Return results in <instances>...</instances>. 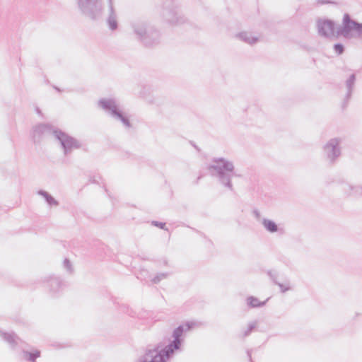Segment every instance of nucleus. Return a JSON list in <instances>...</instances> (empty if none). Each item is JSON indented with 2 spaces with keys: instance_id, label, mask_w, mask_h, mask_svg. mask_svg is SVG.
<instances>
[{
  "instance_id": "obj_1",
  "label": "nucleus",
  "mask_w": 362,
  "mask_h": 362,
  "mask_svg": "<svg viewBox=\"0 0 362 362\" xmlns=\"http://www.w3.org/2000/svg\"><path fill=\"white\" fill-rule=\"evenodd\" d=\"M195 325L194 322L187 321L177 327L173 332L171 340L169 344L162 348L158 344L152 349H147L144 354L139 358L136 362H167L176 351H181L184 343V334L191 330Z\"/></svg>"
},
{
  "instance_id": "obj_2",
  "label": "nucleus",
  "mask_w": 362,
  "mask_h": 362,
  "mask_svg": "<svg viewBox=\"0 0 362 362\" xmlns=\"http://www.w3.org/2000/svg\"><path fill=\"white\" fill-rule=\"evenodd\" d=\"M130 27L134 37L142 46L151 48L160 43V31L145 18H137L132 20Z\"/></svg>"
},
{
  "instance_id": "obj_3",
  "label": "nucleus",
  "mask_w": 362,
  "mask_h": 362,
  "mask_svg": "<svg viewBox=\"0 0 362 362\" xmlns=\"http://www.w3.org/2000/svg\"><path fill=\"white\" fill-rule=\"evenodd\" d=\"M207 170L211 176L217 177L221 185L231 192L234 190L232 177H241V175L237 174L235 171L233 163L223 157L213 158Z\"/></svg>"
},
{
  "instance_id": "obj_4",
  "label": "nucleus",
  "mask_w": 362,
  "mask_h": 362,
  "mask_svg": "<svg viewBox=\"0 0 362 362\" xmlns=\"http://www.w3.org/2000/svg\"><path fill=\"white\" fill-rule=\"evenodd\" d=\"M80 13L92 21L102 18L103 13V0H76Z\"/></svg>"
},
{
  "instance_id": "obj_5",
  "label": "nucleus",
  "mask_w": 362,
  "mask_h": 362,
  "mask_svg": "<svg viewBox=\"0 0 362 362\" xmlns=\"http://www.w3.org/2000/svg\"><path fill=\"white\" fill-rule=\"evenodd\" d=\"M353 32L356 33L357 37H362V23L352 19L351 16L346 13L343 16L341 25L337 28V36L351 39L354 37Z\"/></svg>"
},
{
  "instance_id": "obj_6",
  "label": "nucleus",
  "mask_w": 362,
  "mask_h": 362,
  "mask_svg": "<svg viewBox=\"0 0 362 362\" xmlns=\"http://www.w3.org/2000/svg\"><path fill=\"white\" fill-rule=\"evenodd\" d=\"M98 106L112 117L120 121L125 127L130 128L132 127L128 117L119 109L115 99L101 98L98 100Z\"/></svg>"
},
{
  "instance_id": "obj_7",
  "label": "nucleus",
  "mask_w": 362,
  "mask_h": 362,
  "mask_svg": "<svg viewBox=\"0 0 362 362\" xmlns=\"http://www.w3.org/2000/svg\"><path fill=\"white\" fill-rule=\"evenodd\" d=\"M163 16L164 19L172 25H180L186 22V18L179 10L175 0H165L163 3Z\"/></svg>"
},
{
  "instance_id": "obj_8",
  "label": "nucleus",
  "mask_w": 362,
  "mask_h": 362,
  "mask_svg": "<svg viewBox=\"0 0 362 362\" xmlns=\"http://www.w3.org/2000/svg\"><path fill=\"white\" fill-rule=\"evenodd\" d=\"M55 139L60 144L64 156L70 154L74 149L81 148V144L80 141L65 132L59 129V131L55 132Z\"/></svg>"
},
{
  "instance_id": "obj_9",
  "label": "nucleus",
  "mask_w": 362,
  "mask_h": 362,
  "mask_svg": "<svg viewBox=\"0 0 362 362\" xmlns=\"http://www.w3.org/2000/svg\"><path fill=\"white\" fill-rule=\"evenodd\" d=\"M342 139L335 137L329 139L323 146L324 155L329 164L334 165L337 161L341 154L340 144Z\"/></svg>"
},
{
  "instance_id": "obj_10",
  "label": "nucleus",
  "mask_w": 362,
  "mask_h": 362,
  "mask_svg": "<svg viewBox=\"0 0 362 362\" xmlns=\"http://www.w3.org/2000/svg\"><path fill=\"white\" fill-rule=\"evenodd\" d=\"M59 128L54 127L49 124H39L36 125L33 130V139L35 144L40 143L41 140L47 136L52 135L55 138V132L59 131Z\"/></svg>"
},
{
  "instance_id": "obj_11",
  "label": "nucleus",
  "mask_w": 362,
  "mask_h": 362,
  "mask_svg": "<svg viewBox=\"0 0 362 362\" xmlns=\"http://www.w3.org/2000/svg\"><path fill=\"white\" fill-rule=\"evenodd\" d=\"M317 28L320 36L329 38L334 35L335 23L330 19H319L317 21Z\"/></svg>"
},
{
  "instance_id": "obj_12",
  "label": "nucleus",
  "mask_w": 362,
  "mask_h": 362,
  "mask_svg": "<svg viewBox=\"0 0 362 362\" xmlns=\"http://www.w3.org/2000/svg\"><path fill=\"white\" fill-rule=\"evenodd\" d=\"M0 337L9 344L12 349H21L23 345H26L25 342L13 332H7L0 330Z\"/></svg>"
},
{
  "instance_id": "obj_13",
  "label": "nucleus",
  "mask_w": 362,
  "mask_h": 362,
  "mask_svg": "<svg viewBox=\"0 0 362 362\" xmlns=\"http://www.w3.org/2000/svg\"><path fill=\"white\" fill-rule=\"evenodd\" d=\"M356 80V74H351L349 76V77L345 81V86H346V93L345 97L344 98V101H343V103H342V108H345L347 106L348 103H349V100L351 98Z\"/></svg>"
},
{
  "instance_id": "obj_14",
  "label": "nucleus",
  "mask_w": 362,
  "mask_h": 362,
  "mask_svg": "<svg viewBox=\"0 0 362 362\" xmlns=\"http://www.w3.org/2000/svg\"><path fill=\"white\" fill-rule=\"evenodd\" d=\"M47 286L49 288V293L55 296L62 291L63 281L60 277L50 276L47 281Z\"/></svg>"
},
{
  "instance_id": "obj_15",
  "label": "nucleus",
  "mask_w": 362,
  "mask_h": 362,
  "mask_svg": "<svg viewBox=\"0 0 362 362\" xmlns=\"http://www.w3.org/2000/svg\"><path fill=\"white\" fill-rule=\"evenodd\" d=\"M342 190L349 197H362V186H353L347 182H342Z\"/></svg>"
},
{
  "instance_id": "obj_16",
  "label": "nucleus",
  "mask_w": 362,
  "mask_h": 362,
  "mask_svg": "<svg viewBox=\"0 0 362 362\" xmlns=\"http://www.w3.org/2000/svg\"><path fill=\"white\" fill-rule=\"evenodd\" d=\"M108 15L107 24L110 30L114 31L118 28L117 16L113 5L108 6Z\"/></svg>"
},
{
  "instance_id": "obj_17",
  "label": "nucleus",
  "mask_w": 362,
  "mask_h": 362,
  "mask_svg": "<svg viewBox=\"0 0 362 362\" xmlns=\"http://www.w3.org/2000/svg\"><path fill=\"white\" fill-rule=\"evenodd\" d=\"M26 345H23L22 349L23 358L29 362H35L36 359L40 356V350L35 349L32 351L25 350Z\"/></svg>"
},
{
  "instance_id": "obj_18",
  "label": "nucleus",
  "mask_w": 362,
  "mask_h": 362,
  "mask_svg": "<svg viewBox=\"0 0 362 362\" xmlns=\"http://www.w3.org/2000/svg\"><path fill=\"white\" fill-rule=\"evenodd\" d=\"M262 224L264 229L271 233H277L280 230L278 225L272 220L264 218L262 221Z\"/></svg>"
},
{
  "instance_id": "obj_19",
  "label": "nucleus",
  "mask_w": 362,
  "mask_h": 362,
  "mask_svg": "<svg viewBox=\"0 0 362 362\" xmlns=\"http://www.w3.org/2000/svg\"><path fill=\"white\" fill-rule=\"evenodd\" d=\"M236 37L241 41L249 45H254L258 42V37L252 36L251 33L247 32H241L237 34Z\"/></svg>"
},
{
  "instance_id": "obj_20",
  "label": "nucleus",
  "mask_w": 362,
  "mask_h": 362,
  "mask_svg": "<svg viewBox=\"0 0 362 362\" xmlns=\"http://www.w3.org/2000/svg\"><path fill=\"white\" fill-rule=\"evenodd\" d=\"M268 300L269 298L264 301H260L257 297L250 296L246 298V303L247 305L250 308H262L265 305Z\"/></svg>"
},
{
  "instance_id": "obj_21",
  "label": "nucleus",
  "mask_w": 362,
  "mask_h": 362,
  "mask_svg": "<svg viewBox=\"0 0 362 362\" xmlns=\"http://www.w3.org/2000/svg\"><path fill=\"white\" fill-rule=\"evenodd\" d=\"M37 194L40 196H42L44 199L46 203L50 206H59V203L58 201H57L49 192H47L45 190L40 189L37 191Z\"/></svg>"
},
{
  "instance_id": "obj_22",
  "label": "nucleus",
  "mask_w": 362,
  "mask_h": 362,
  "mask_svg": "<svg viewBox=\"0 0 362 362\" xmlns=\"http://www.w3.org/2000/svg\"><path fill=\"white\" fill-rule=\"evenodd\" d=\"M257 326V321L255 320L252 322H250L247 329L243 332V337H247L250 335V334L256 329Z\"/></svg>"
},
{
  "instance_id": "obj_23",
  "label": "nucleus",
  "mask_w": 362,
  "mask_h": 362,
  "mask_svg": "<svg viewBox=\"0 0 362 362\" xmlns=\"http://www.w3.org/2000/svg\"><path fill=\"white\" fill-rule=\"evenodd\" d=\"M168 276L169 273L167 272L158 273L152 279L151 281L154 284H158L163 279L168 278Z\"/></svg>"
},
{
  "instance_id": "obj_24",
  "label": "nucleus",
  "mask_w": 362,
  "mask_h": 362,
  "mask_svg": "<svg viewBox=\"0 0 362 362\" xmlns=\"http://www.w3.org/2000/svg\"><path fill=\"white\" fill-rule=\"evenodd\" d=\"M276 285L279 287L281 293H286L292 289L289 280H286L284 283L279 282Z\"/></svg>"
},
{
  "instance_id": "obj_25",
  "label": "nucleus",
  "mask_w": 362,
  "mask_h": 362,
  "mask_svg": "<svg viewBox=\"0 0 362 362\" xmlns=\"http://www.w3.org/2000/svg\"><path fill=\"white\" fill-rule=\"evenodd\" d=\"M267 275L269 276L270 279L273 281L274 284H277L279 281H277L279 277V272L274 269H270L267 272Z\"/></svg>"
},
{
  "instance_id": "obj_26",
  "label": "nucleus",
  "mask_w": 362,
  "mask_h": 362,
  "mask_svg": "<svg viewBox=\"0 0 362 362\" xmlns=\"http://www.w3.org/2000/svg\"><path fill=\"white\" fill-rule=\"evenodd\" d=\"M64 268L69 273L72 274L74 272L73 266L71 261L68 258H65L63 262Z\"/></svg>"
},
{
  "instance_id": "obj_27",
  "label": "nucleus",
  "mask_w": 362,
  "mask_h": 362,
  "mask_svg": "<svg viewBox=\"0 0 362 362\" xmlns=\"http://www.w3.org/2000/svg\"><path fill=\"white\" fill-rule=\"evenodd\" d=\"M333 49L335 53H337L338 55L342 54L344 52V45L339 42L334 44Z\"/></svg>"
},
{
  "instance_id": "obj_28",
  "label": "nucleus",
  "mask_w": 362,
  "mask_h": 362,
  "mask_svg": "<svg viewBox=\"0 0 362 362\" xmlns=\"http://www.w3.org/2000/svg\"><path fill=\"white\" fill-rule=\"evenodd\" d=\"M151 224L154 226H156L160 229L168 230V228L165 227V222H160L158 221H153L151 222Z\"/></svg>"
},
{
  "instance_id": "obj_29",
  "label": "nucleus",
  "mask_w": 362,
  "mask_h": 362,
  "mask_svg": "<svg viewBox=\"0 0 362 362\" xmlns=\"http://www.w3.org/2000/svg\"><path fill=\"white\" fill-rule=\"evenodd\" d=\"M121 310L127 313L130 316H133V314L134 313L132 310L129 309V306L127 305H122L121 306Z\"/></svg>"
},
{
  "instance_id": "obj_30",
  "label": "nucleus",
  "mask_w": 362,
  "mask_h": 362,
  "mask_svg": "<svg viewBox=\"0 0 362 362\" xmlns=\"http://www.w3.org/2000/svg\"><path fill=\"white\" fill-rule=\"evenodd\" d=\"M318 4H335L334 2L329 1V0H317Z\"/></svg>"
},
{
  "instance_id": "obj_31",
  "label": "nucleus",
  "mask_w": 362,
  "mask_h": 362,
  "mask_svg": "<svg viewBox=\"0 0 362 362\" xmlns=\"http://www.w3.org/2000/svg\"><path fill=\"white\" fill-rule=\"evenodd\" d=\"M253 214L255 215V218L257 220H259L260 219V216H261V214L259 213V211L257 209H255L253 211Z\"/></svg>"
},
{
  "instance_id": "obj_32",
  "label": "nucleus",
  "mask_w": 362,
  "mask_h": 362,
  "mask_svg": "<svg viewBox=\"0 0 362 362\" xmlns=\"http://www.w3.org/2000/svg\"><path fill=\"white\" fill-rule=\"evenodd\" d=\"M251 352H252V350L251 349H249L247 351V355L249 358V361L250 362H253L252 359V356H251Z\"/></svg>"
},
{
  "instance_id": "obj_33",
  "label": "nucleus",
  "mask_w": 362,
  "mask_h": 362,
  "mask_svg": "<svg viewBox=\"0 0 362 362\" xmlns=\"http://www.w3.org/2000/svg\"><path fill=\"white\" fill-rule=\"evenodd\" d=\"M90 182L91 183H97V182H98V181L96 180V179H95V177L94 176H93V177H91L90 178Z\"/></svg>"
},
{
  "instance_id": "obj_34",
  "label": "nucleus",
  "mask_w": 362,
  "mask_h": 362,
  "mask_svg": "<svg viewBox=\"0 0 362 362\" xmlns=\"http://www.w3.org/2000/svg\"><path fill=\"white\" fill-rule=\"evenodd\" d=\"M162 259H163V265H165V266H168V262L167 259H166L165 257H164V258H163Z\"/></svg>"
},
{
  "instance_id": "obj_35",
  "label": "nucleus",
  "mask_w": 362,
  "mask_h": 362,
  "mask_svg": "<svg viewBox=\"0 0 362 362\" xmlns=\"http://www.w3.org/2000/svg\"><path fill=\"white\" fill-rule=\"evenodd\" d=\"M35 111H36V112H37L39 115H42V111H41V110H40L38 107H35Z\"/></svg>"
},
{
  "instance_id": "obj_36",
  "label": "nucleus",
  "mask_w": 362,
  "mask_h": 362,
  "mask_svg": "<svg viewBox=\"0 0 362 362\" xmlns=\"http://www.w3.org/2000/svg\"><path fill=\"white\" fill-rule=\"evenodd\" d=\"M53 88H54L57 92H59V93H61V92H62V90H61L59 87H57V86H53Z\"/></svg>"
},
{
  "instance_id": "obj_37",
  "label": "nucleus",
  "mask_w": 362,
  "mask_h": 362,
  "mask_svg": "<svg viewBox=\"0 0 362 362\" xmlns=\"http://www.w3.org/2000/svg\"><path fill=\"white\" fill-rule=\"evenodd\" d=\"M108 6L109 5H113V0H107Z\"/></svg>"
},
{
  "instance_id": "obj_38",
  "label": "nucleus",
  "mask_w": 362,
  "mask_h": 362,
  "mask_svg": "<svg viewBox=\"0 0 362 362\" xmlns=\"http://www.w3.org/2000/svg\"><path fill=\"white\" fill-rule=\"evenodd\" d=\"M201 178H202V176H201V175H200V176H199V177H197V180L195 181V184H196V185H197V184H198L199 180Z\"/></svg>"
},
{
  "instance_id": "obj_39",
  "label": "nucleus",
  "mask_w": 362,
  "mask_h": 362,
  "mask_svg": "<svg viewBox=\"0 0 362 362\" xmlns=\"http://www.w3.org/2000/svg\"><path fill=\"white\" fill-rule=\"evenodd\" d=\"M193 146L197 150V151H199V147L196 145V144H192Z\"/></svg>"
},
{
  "instance_id": "obj_40",
  "label": "nucleus",
  "mask_w": 362,
  "mask_h": 362,
  "mask_svg": "<svg viewBox=\"0 0 362 362\" xmlns=\"http://www.w3.org/2000/svg\"><path fill=\"white\" fill-rule=\"evenodd\" d=\"M192 229L195 230L194 228H192ZM196 232L199 233V231H198V230H196Z\"/></svg>"
}]
</instances>
